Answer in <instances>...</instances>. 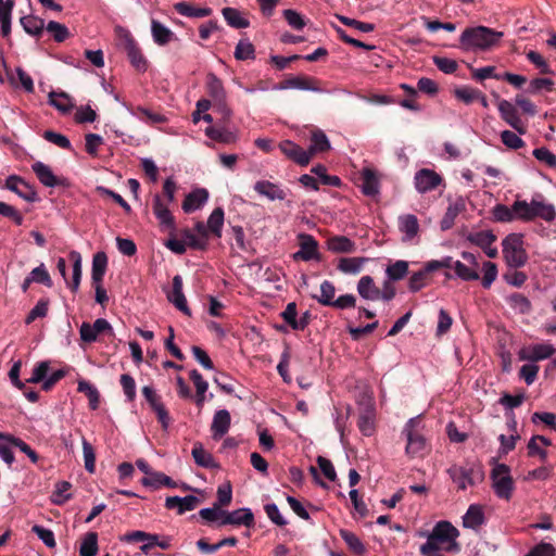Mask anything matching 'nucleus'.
Listing matches in <instances>:
<instances>
[{
  "mask_svg": "<svg viewBox=\"0 0 556 556\" xmlns=\"http://www.w3.org/2000/svg\"><path fill=\"white\" fill-rule=\"evenodd\" d=\"M419 536L427 539L419 552L422 556H438V552L458 553L460 545L457 542L459 531L450 521H439L431 531H420Z\"/></svg>",
  "mask_w": 556,
  "mask_h": 556,
  "instance_id": "obj_1",
  "label": "nucleus"
},
{
  "mask_svg": "<svg viewBox=\"0 0 556 556\" xmlns=\"http://www.w3.org/2000/svg\"><path fill=\"white\" fill-rule=\"evenodd\" d=\"M502 31L485 26L467 27L460 34L459 48L465 52L486 51L498 43Z\"/></svg>",
  "mask_w": 556,
  "mask_h": 556,
  "instance_id": "obj_2",
  "label": "nucleus"
},
{
  "mask_svg": "<svg viewBox=\"0 0 556 556\" xmlns=\"http://www.w3.org/2000/svg\"><path fill=\"white\" fill-rule=\"evenodd\" d=\"M523 244V236L521 233H509L503 239V256L508 267L517 269L526 265L528 254Z\"/></svg>",
  "mask_w": 556,
  "mask_h": 556,
  "instance_id": "obj_3",
  "label": "nucleus"
},
{
  "mask_svg": "<svg viewBox=\"0 0 556 556\" xmlns=\"http://www.w3.org/2000/svg\"><path fill=\"white\" fill-rule=\"evenodd\" d=\"M490 479L494 494L501 500L509 501L515 490L509 466L495 463L490 472Z\"/></svg>",
  "mask_w": 556,
  "mask_h": 556,
  "instance_id": "obj_4",
  "label": "nucleus"
},
{
  "mask_svg": "<svg viewBox=\"0 0 556 556\" xmlns=\"http://www.w3.org/2000/svg\"><path fill=\"white\" fill-rule=\"evenodd\" d=\"M119 37L123 41V48L127 53L130 64L139 72H146L148 62L141 52L137 41L134 39L129 30L119 27Z\"/></svg>",
  "mask_w": 556,
  "mask_h": 556,
  "instance_id": "obj_5",
  "label": "nucleus"
},
{
  "mask_svg": "<svg viewBox=\"0 0 556 556\" xmlns=\"http://www.w3.org/2000/svg\"><path fill=\"white\" fill-rule=\"evenodd\" d=\"M205 88L217 110L225 115H229L230 110L227 106V92L223 81L214 73L206 75Z\"/></svg>",
  "mask_w": 556,
  "mask_h": 556,
  "instance_id": "obj_6",
  "label": "nucleus"
},
{
  "mask_svg": "<svg viewBox=\"0 0 556 556\" xmlns=\"http://www.w3.org/2000/svg\"><path fill=\"white\" fill-rule=\"evenodd\" d=\"M299 251L293 254L295 261H321V255L318 251V241L309 233L301 232L298 235Z\"/></svg>",
  "mask_w": 556,
  "mask_h": 556,
  "instance_id": "obj_7",
  "label": "nucleus"
},
{
  "mask_svg": "<svg viewBox=\"0 0 556 556\" xmlns=\"http://www.w3.org/2000/svg\"><path fill=\"white\" fill-rule=\"evenodd\" d=\"M497 110L501 118L519 135H525L527 132V125L522 122L516 104L508 100L500 99L497 101Z\"/></svg>",
  "mask_w": 556,
  "mask_h": 556,
  "instance_id": "obj_8",
  "label": "nucleus"
},
{
  "mask_svg": "<svg viewBox=\"0 0 556 556\" xmlns=\"http://www.w3.org/2000/svg\"><path fill=\"white\" fill-rule=\"evenodd\" d=\"M70 258L73 262V275L72 281L70 282L66 277V261L63 257H59L56 261V268L60 275L65 280L66 285L73 292H77L81 280V255L77 251L70 252Z\"/></svg>",
  "mask_w": 556,
  "mask_h": 556,
  "instance_id": "obj_9",
  "label": "nucleus"
},
{
  "mask_svg": "<svg viewBox=\"0 0 556 556\" xmlns=\"http://www.w3.org/2000/svg\"><path fill=\"white\" fill-rule=\"evenodd\" d=\"M443 185V177L430 168H421L414 175V187L420 194L433 191Z\"/></svg>",
  "mask_w": 556,
  "mask_h": 556,
  "instance_id": "obj_10",
  "label": "nucleus"
},
{
  "mask_svg": "<svg viewBox=\"0 0 556 556\" xmlns=\"http://www.w3.org/2000/svg\"><path fill=\"white\" fill-rule=\"evenodd\" d=\"M418 425V417H414L406 422L403 429V434L407 440L406 453L410 456L420 454L426 446L425 438L415 430Z\"/></svg>",
  "mask_w": 556,
  "mask_h": 556,
  "instance_id": "obj_11",
  "label": "nucleus"
},
{
  "mask_svg": "<svg viewBox=\"0 0 556 556\" xmlns=\"http://www.w3.org/2000/svg\"><path fill=\"white\" fill-rule=\"evenodd\" d=\"M169 204L165 203L161 195L156 194L153 199V213L157 218L163 230L174 232L176 229L175 219L169 211Z\"/></svg>",
  "mask_w": 556,
  "mask_h": 556,
  "instance_id": "obj_12",
  "label": "nucleus"
},
{
  "mask_svg": "<svg viewBox=\"0 0 556 556\" xmlns=\"http://www.w3.org/2000/svg\"><path fill=\"white\" fill-rule=\"evenodd\" d=\"M244 526L251 528L254 526V515L248 507L235 509L232 511L225 510L223 519H220V526Z\"/></svg>",
  "mask_w": 556,
  "mask_h": 556,
  "instance_id": "obj_13",
  "label": "nucleus"
},
{
  "mask_svg": "<svg viewBox=\"0 0 556 556\" xmlns=\"http://www.w3.org/2000/svg\"><path fill=\"white\" fill-rule=\"evenodd\" d=\"M556 352V349L549 343H538L530 345L528 349H523L519 352V358L521 361H529L532 363L544 361L552 357Z\"/></svg>",
  "mask_w": 556,
  "mask_h": 556,
  "instance_id": "obj_14",
  "label": "nucleus"
},
{
  "mask_svg": "<svg viewBox=\"0 0 556 556\" xmlns=\"http://www.w3.org/2000/svg\"><path fill=\"white\" fill-rule=\"evenodd\" d=\"M5 188L27 202H35L37 200L35 189L16 175H11L7 178Z\"/></svg>",
  "mask_w": 556,
  "mask_h": 556,
  "instance_id": "obj_15",
  "label": "nucleus"
},
{
  "mask_svg": "<svg viewBox=\"0 0 556 556\" xmlns=\"http://www.w3.org/2000/svg\"><path fill=\"white\" fill-rule=\"evenodd\" d=\"M279 149L288 159L301 166H306L311 162V153L291 140L281 141Z\"/></svg>",
  "mask_w": 556,
  "mask_h": 556,
  "instance_id": "obj_16",
  "label": "nucleus"
},
{
  "mask_svg": "<svg viewBox=\"0 0 556 556\" xmlns=\"http://www.w3.org/2000/svg\"><path fill=\"white\" fill-rule=\"evenodd\" d=\"M399 230L403 242H413L419 232V222L414 214H403L397 218Z\"/></svg>",
  "mask_w": 556,
  "mask_h": 556,
  "instance_id": "obj_17",
  "label": "nucleus"
},
{
  "mask_svg": "<svg viewBox=\"0 0 556 556\" xmlns=\"http://www.w3.org/2000/svg\"><path fill=\"white\" fill-rule=\"evenodd\" d=\"M167 300L180 312L190 316L191 312L187 305L186 296L182 292V278L179 275L173 278L172 291L167 293Z\"/></svg>",
  "mask_w": 556,
  "mask_h": 556,
  "instance_id": "obj_18",
  "label": "nucleus"
},
{
  "mask_svg": "<svg viewBox=\"0 0 556 556\" xmlns=\"http://www.w3.org/2000/svg\"><path fill=\"white\" fill-rule=\"evenodd\" d=\"M361 189L367 197H375L380 192V180L378 173L372 168L365 167L361 172Z\"/></svg>",
  "mask_w": 556,
  "mask_h": 556,
  "instance_id": "obj_19",
  "label": "nucleus"
},
{
  "mask_svg": "<svg viewBox=\"0 0 556 556\" xmlns=\"http://www.w3.org/2000/svg\"><path fill=\"white\" fill-rule=\"evenodd\" d=\"M200 503V498L194 495L180 496H168L165 501V507L167 509H176L179 515L187 511H191L197 508Z\"/></svg>",
  "mask_w": 556,
  "mask_h": 556,
  "instance_id": "obj_20",
  "label": "nucleus"
},
{
  "mask_svg": "<svg viewBox=\"0 0 556 556\" xmlns=\"http://www.w3.org/2000/svg\"><path fill=\"white\" fill-rule=\"evenodd\" d=\"M369 262V257L353 256L340 257L337 263V269L344 275H358L364 266Z\"/></svg>",
  "mask_w": 556,
  "mask_h": 556,
  "instance_id": "obj_21",
  "label": "nucleus"
},
{
  "mask_svg": "<svg viewBox=\"0 0 556 556\" xmlns=\"http://www.w3.org/2000/svg\"><path fill=\"white\" fill-rule=\"evenodd\" d=\"M231 422L230 413L227 409L215 412L211 425L212 437L214 440L223 438L229 430Z\"/></svg>",
  "mask_w": 556,
  "mask_h": 556,
  "instance_id": "obj_22",
  "label": "nucleus"
},
{
  "mask_svg": "<svg viewBox=\"0 0 556 556\" xmlns=\"http://www.w3.org/2000/svg\"><path fill=\"white\" fill-rule=\"evenodd\" d=\"M466 210V201L463 197L456 198L451 202L446 208V212L441 219L440 227L443 231L448 230L453 227L456 217Z\"/></svg>",
  "mask_w": 556,
  "mask_h": 556,
  "instance_id": "obj_23",
  "label": "nucleus"
},
{
  "mask_svg": "<svg viewBox=\"0 0 556 556\" xmlns=\"http://www.w3.org/2000/svg\"><path fill=\"white\" fill-rule=\"evenodd\" d=\"M254 190L270 201L285 200L286 191L277 184L268 180H258L254 184Z\"/></svg>",
  "mask_w": 556,
  "mask_h": 556,
  "instance_id": "obj_24",
  "label": "nucleus"
},
{
  "mask_svg": "<svg viewBox=\"0 0 556 556\" xmlns=\"http://www.w3.org/2000/svg\"><path fill=\"white\" fill-rule=\"evenodd\" d=\"M328 251L337 254H352L356 252V243L346 236H333L326 242Z\"/></svg>",
  "mask_w": 556,
  "mask_h": 556,
  "instance_id": "obj_25",
  "label": "nucleus"
},
{
  "mask_svg": "<svg viewBox=\"0 0 556 556\" xmlns=\"http://www.w3.org/2000/svg\"><path fill=\"white\" fill-rule=\"evenodd\" d=\"M208 200V192L204 188H198L188 193L182 202L185 213L200 210Z\"/></svg>",
  "mask_w": 556,
  "mask_h": 556,
  "instance_id": "obj_26",
  "label": "nucleus"
},
{
  "mask_svg": "<svg viewBox=\"0 0 556 556\" xmlns=\"http://www.w3.org/2000/svg\"><path fill=\"white\" fill-rule=\"evenodd\" d=\"M48 98V103L62 114L70 113L75 106L73 98L64 91H51Z\"/></svg>",
  "mask_w": 556,
  "mask_h": 556,
  "instance_id": "obj_27",
  "label": "nucleus"
},
{
  "mask_svg": "<svg viewBox=\"0 0 556 556\" xmlns=\"http://www.w3.org/2000/svg\"><path fill=\"white\" fill-rule=\"evenodd\" d=\"M33 172L39 181L46 187H56L61 184L60 179L53 174L52 169L45 163L37 161L31 165Z\"/></svg>",
  "mask_w": 556,
  "mask_h": 556,
  "instance_id": "obj_28",
  "label": "nucleus"
},
{
  "mask_svg": "<svg viewBox=\"0 0 556 556\" xmlns=\"http://www.w3.org/2000/svg\"><path fill=\"white\" fill-rule=\"evenodd\" d=\"M485 521L484 513L481 506L471 504L463 516V526L468 529L477 530Z\"/></svg>",
  "mask_w": 556,
  "mask_h": 556,
  "instance_id": "obj_29",
  "label": "nucleus"
},
{
  "mask_svg": "<svg viewBox=\"0 0 556 556\" xmlns=\"http://www.w3.org/2000/svg\"><path fill=\"white\" fill-rule=\"evenodd\" d=\"M0 441H4L9 444H12L14 447H17L22 453H24L33 464H36L39 460V456L35 450H33L27 443H25L22 439L7 432L0 431Z\"/></svg>",
  "mask_w": 556,
  "mask_h": 556,
  "instance_id": "obj_30",
  "label": "nucleus"
},
{
  "mask_svg": "<svg viewBox=\"0 0 556 556\" xmlns=\"http://www.w3.org/2000/svg\"><path fill=\"white\" fill-rule=\"evenodd\" d=\"M356 290L358 295L367 301H377L379 288L375 285L371 276L361 277L357 282Z\"/></svg>",
  "mask_w": 556,
  "mask_h": 556,
  "instance_id": "obj_31",
  "label": "nucleus"
},
{
  "mask_svg": "<svg viewBox=\"0 0 556 556\" xmlns=\"http://www.w3.org/2000/svg\"><path fill=\"white\" fill-rule=\"evenodd\" d=\"M331 149V143L324 130L316 128L311 134V144L307 152L311 153V157L320 152H325Z\"/></svg>",
  "mask_w": 556,
  "mask_h": 556,
  "instance_id": "obj_32",
  "label": "nucleus"
},
{
  "mask_svg": "<svg viewBox=\"0 0 556 556\" xmlns=\"http://www.w3.org/2000/svg\"><path fill=\"white\" fill-rule=\"evenodd\" d=\"M191 454L194 459V463L200 467L208 469H214L218 467V464L215 462L213 455L205 451L202 443L200 442L194 443Z\"/></svg>",
  "mask_w": 556,
  "mask_h": 556,
  "instance_id": "obj_33",
  "label": "nucleus"
},
{
  "mask_svg": "<svg viewBox=\"0 0 556 556\" xmlns=\"http://www.w3.org/2000/svg\"><path fill=\"white\" fill-rule=\"evenodd\" d=\"M108 267V256L100 251L93 255L91 266V283H102Z\"/></svg>",
  "mask_w": 556,
  "mask_h": 556,
  "instance_id": "obj_34",
  "label": "nucleus"
},
{
  "mask_svg": "<svg viewBox=\"0 0 556 556\" xmlns=\"http://www.w3.org/2000/svg\"><path fill=\"white\" fill-rule=\"evenodd\" d=\"M151 34L157 46H165L175 38V34L164 24L156 20L151 22Z\"/></svg>",
  "mask_w": 556,
  "mask_h": 556,
  "instance_id": "obj_35",
  "label": "nucleus"
},
{
  "mask_svg": "<svg viewBox=\"0 0 556 556\" xmlns=\"http://www.w3.org/2000/svg\"><path fill=\"white\" fill-rule=\"evenodd\" d=\"M205 135L212 140L226 144L233 143L238 140L237 132L225 127H207L205 129Z\"/></svg>",
  "mask_w": 556,
  "mask_h": 556,
  "instance_id": "obj_36",
  "label": "nucleus"
},
{
  "mask_svg": "<svg viewBox=\"0 0 556 556\" xmlns=\"http://www.w3.org/2000/svg\"><path fill=\"white\" fill-rule=\"evenodd\" d=\"M174 9L177 13L187 17H205L212 14V10L210 8H194L188 2H177L174 5Z\"/></svg>",
  "mask_w": 556,
  "mask_h": 556,
  "instance_id": "obj_37",
  "label": "nucleus"
},
{
  "mask_svg": "<svg viewBox=\"0 0 556 556\" xmlns=\"http://www.w3.org/2000/svg\"><path fill=\"white\" fill-rule=\"evenodd\" d=\"M493 218L500 223H511L516 219L519 220V214L515 208V202L510 207L504 204H496L492 211Z\"/></svg>",
  "mask_w": 556,
  "mask_h": 556,
  "instance_id": "obj_38",
  "label": "nucleus"
},
{
  "mask_svg": "<svg viewBox=\"0 0 556 556\" xmlns=\"http://www.w3.org/2000/svg\"><path fill=\"white\" fill-rule=\"evenodd\" d=\"M451 479L460 490H465L469 484L472 483V478L470 470L459 467L453 466L447 470Z\"/></svg>",
  "mask_w": 556,
  "mask_h": 556,
  "instance_id": "obj_39",
  "label": "nucleus"
},
{
  "mask_svg": "<svg viewBox=\"0 0 556 556\" xmlns=\"http://www.w3.org/2000/svg\"><path fill=\"white\" fill-rule=\"evenodd\" d=\"M20 23L23 29L31 36L41 35V33L46 28L45 21L34 15L22 16Z\"/></svg>",
  "mask_w": 556,
  "mask_h": 556,
  "instance_id": "obj_40",
  "label": "nucleus"
},
{
  "mask_svg": "<svg viewBox=\"0 0 556 556\" xmlns=\"http://www.w3.org/2000/svg\"><path fill=\"white\" fill-rule=\"evenodd\" d=\"M222 14L227 24L233 28H247L250 25L249 21L235 8H224Z\"/></svg>",
  "mask_w": 556,
  "mask_h": 556,
  "instance_id": "obj_41",
  "label": "nucleus"
},
{
  "mask_svg": "<svg viewBox=\"0 0 556 556\" xmlns=\"http://www.w3.org/2000/svg\"><path fill=\"white\" fill-rule=\"evenodd\" d=\"M285 89L319 91L318 88L311 86L307 80L300 78V77L287 79L280 84L274 85L271 87V90H285Z\"/></svg>",
  "mask_w": 556,
  "mask_h": 556,
  "instance_id": "obj_42",
  "label": "nucleus"
},
{
  "mask_svg": "<svg viewBox=\"0 0 556 556\" xmlns=\"http://www.w3.org/2000/svg\"><path fill=\"white\" fill-rule=\"evenodd\" d=\"M408 262L399 260L393 264L387 266L386 276L389 281H397L403 279L408 274Z\"/></svg>",
  "mask_w": 556,
  "mask_h": 556,
  "instance_id": "obj_43",
  "label": "nucleus"
},
{
  "mask_svg": "<svg viewBox=\"0 0 556 556\" xmlns=\"http://www.w3.org/2000/svg\"><path fill=\"white\" fill-rule=\"evenodd\" d=\"M513 311L519 314H528L531 311V302L521 293H513L506 299Z\"/></svg>",
  "mask_w": 556,
  "mask_h": 556,
  "instance_id": "obj_44",
  "label": "nucleus"
},
{
  "mask_svg": "<svg viewBox=\"0 0 556 556\" xmlns=\"http://www.w3.org/2000/svg\"><path fill=\"white\" fill-rule=\"evenodd\" d=\"M98 553V534L96 532H88L84 536L80 547V556H96Z\"/></svg>",
  "mask_w": 556,
  "mask_h": 556,
  "instance_id": "obj_45",
  "label": "nucleus"
},
{
  "mask_svg": "<svg viewBox=\"0 0 556 556\" xmlns=\"http://www.w3.org/2000/svg\"><path fill=\"white\" fill-rule=\"evenodd\" d=\"M9 79L15 87L17 86L18 81L23 89L28 93L34 91L33 78L22 67H16L15 74H11Z\"/></svg>",
  "mask_w": 556,
  "mask_h": 556,
  "instance_id": "obj_46",
  "label": "nucleus"
},
{
  "mask_svg": "<svg viewBox=\"0 0 556 556\" xmlns=\"http://www.w3.org/2000/svg\"><path fill=\"white\" fill-rule=\"evenodd\" d=\"M77 390L85 393L89 400V406L91 409H97L99 406L100 395L97 388L86 380L78 381Z\"/></svg>",
  "mask_w": 556,
  "mask_h": 556,
  "instance_id": "obj_47",
  "label": "nucleus"
},
{
  "mask_svg": "<svg viewBox=\"0 0 556 556\" xmlns=\"http://www.w3.org/2000/svg\"><path fill=\"white\" fill-rule=\"evenodd\" d=\"M233 54L239 61L254 60L255 49L249 39H241L237 43Z\"/></svg>",
  "mask_w": 556,
  "mask_h": 556,
  "instance_id": "obj_48",
  "label": "nucleus"
},
{
  "mask_svg": "<svg viewBox=\"0 0 556 556\" xmlns=\"http://www.w3.org/2000/svg\"><path fill=\"white\" fill-rule=\"evenodd\" d=\"M334 285L329 280H325L320 285V295H316L314 299L321 305L331 306L334 301Z\"/></svg>",
  "mask_w": 556,
  "mask_h": 556,
  "instance_id": "obj_49",
  "label": "nucleus"
},
{
  "mask_svg": "<svg viewBox=\"0 0 556 556\" xmlns=\"http://www.w3.org/2000/svg\"><path fill=\"white\" fill-rule=\"evenodd\" d=\"M340 536L349 546V548L353 551L355 554L363 555L366 552L365 545L353 532L345 529H341Z\"/></svg>",
  "mask_w": 556,
  "mask_h": 556,
  "instance_id": "obj_50",
  "label": "nucleus"
},
{
  "mask_svg": "<svg viewBox=\"0 0 556 556\" xmlns=\"http://www.w3.org/2000/svg\"><path fill=\"white\" fill-rule=\"evenodd\" d=\"M455 276L464 281H473L479 279V274L476 268H471L460 261H455L453 264Z\"/></svg>",
  "mask_w": 556,
  "mask_h": 556,
  "instance_id": "obj_51",
  "label": "nucleus"
},
{
  "mask_svg": "<svg viewBox=\"0 0 556 556\" xmlns=\"http://www.w3.org/2000/svg\"><path fill=\"white\" fill-rule=\"evenodd\" d=\"M224 225V210L222 207H216L207 219V227L210 231L216 237L222 236V229Z\"/></svg>",
  "mask_w": 556,
  "mask_h": 556,
  "instance_id": "obj_52",
  "label": "nucleus"
},
{
  "mask_svg": "<svg viewBox=\"0 0 556 556\" xmlns=\"http://www.w3.org/2000/svg\"><path fill=\"white\" fill-rule=\"evenodd\" d=\"M238 540L235 536L225 538L216 544H208L204 539H201L197 542V546L204 553H215L223 546H235Z\"/></svg>",
  "mask_w": 556,
  "mask_h": 556,
  "instance_id": "obj_53",
  "label": "nucleus"
},
{
  "mask_svg": "<svg viewBox=\"0 0 556 556\" xmlns=\"http://www.w3.org/2000/svg\"><path fill=\"white\" fill-rule=\"evenodd\" d=\"M311 173L316 175L321 184L326 186L339 187L341 185V179L338 176L328 175L327 168L323 164L313 166Z\"/></svg>",
  "mask_w": 556,
  "mask_h": 556,
  "instance_id": "obj_54",
  "label": "nucleus"
},
{
  "mask_svg": "<svg viewBox=\"0 0 556 556\" xmlns=\"http://www.w3.org/2000/svg\"><path fill=\"white\" fill-rule=\"evenodd\" d=\"M46 29H47L48 33H50L52 35L53 39L56 42H63L70 36L68 28L64 24H61V23L55 22V21H50L46 25Z\"/></svg>",
  "mask_w": 556,
  "mask_h": 556,
  "instance_id": "obj_55",
  "label": "nucleus"
},
{
  "mask_svg": "<svg viewBox=\"0 0 556 556\" xmlns=\"http://www.w3.org/2000/svg\"><path fill=\"white\" fill-rule=\"evenodd\" d=\"M471 243L478 245L479 248H488L486 245H492L496 240V237L488 230H482L478 232L470 233L467 238Z\"/></svg>",
  "mask_w": 556,
  "mask_h": 556,
  "instance_id": "obj_56",
  "label": "nucleus"
},
{
  "mask_svg": "<svg viewBox=\"0 0 556 556\" xmlns=\"http://www.w3.org/2000/svg\"><path fill=\"white\" fill-rule=\"evenodd\" d=\"M296 304L294 302H290L287 304L286 308L281 313V317L283 320L293 329V330H303V324L296 323Z\"/></svg>",
  "mask_w": 556,
  "mask_h": 556,
  "instance_id": "obj_57",
  "label": "nucleus"
},
{
  "mask_svg": "<svg viewBox=\"0 0 556 556\" xmlns=\"http://www.w3.org/2000/svg\"><path fill=\"white\" fill-rule=\"evenodd\" d=\"M282 15L288 25L295 30H301L306 26L305 18L295 10L286 9L283 10Z\"/></svg>",
  "mask_w": 556,
  "mask_h": 556,
  "instance_id": "obj_58",
  "label": "nucleus"
},
{
  "mask_svg": "<svg viewBox=\"0 0 556 556\" xmlns=\"http://www.w3.org/2000/svg\"><path fill=\"white\" fill-rule=\"evenodd\" d=\"M81 444L85 469L88 472L93 473L96 470V454L93 447L85 438H83Z\"/></svg>",
  "mask_w": 556,
  "mask_h": 556,
  "instance_id": "obj_59",
  "label": "nucleus"
},
{
  "mask_svg": "<svg viewBox=\"0 0 556 556\" xmlns=\"http://www.w3.org/2000/svg\"><path fill=\"white\" fill-rule=\"evenodd\" d=\"M501 140L504 146L511 150H518L525 146V141L521 139L520 135L510 130H503L501 132Z\"/></svg>",
  "mask_w": 556,
  "mask_h": 556,
  "instance_id": "obj_60",
  "label": "nucleus"
},
{
  "mask_svg": "<svg viewBox=\"0 0 556 556\" xmlns=\"http://www.w3.org/2000/svg\"><path fill=\"white\" fill-rule=\"evenodd\" d=\"M34 282L41 283L46 287L52 286L50 274L48 273L43 263L35 267L28 275Z\"/></svg>",
  "mask_w": 556,
  "mask_h": 556,
  "instance_id": "obj_61",
  "label": "nucleus"
},
{
  "mask_svg": "<svg viewBox=\"0 0 556 556\" xmlns=\"http://www.w3.org/2000/svg\"><path fill=\"white\" fill-rule=\"evenodd\" d=\"M482 287L489 289L497 278V266L493 262H484L482 265Z\"/></svg>",
  "mask_w": 556,
  "mask_h": 556,
  "instance_id": "obj_62",
  "label": "nucleus"
},
{
  "mask_svg": "<svg viewBox=\"0 0 556 556\" xmlns=\"http://www.w3.org/2000/svg\"><path fill=\"white\" fill-rule=\"evenodd\" d=\"M48 142L50 143H53L55 146H58L59 148H62V149H65V150H71L72 149V143L70 141V139L60 134V132H55L53 130H46L43 132V136H42Z\"/></svg>",
  "mask_w": 556,
  "mask_h": 556,
  "instance_id": "obj_63",
  "label": "nucleus"
},
{
  "mask_svg": "<svg viewBox=\"0 0 556 556\" xmlns=\"http://www.w3.org/2000/svg\"><path fill=\"white\" fill-rule=\"evenodd\" d=\"M31 531L42 541V543L50 548L55 547L56 542L54 538V533L42 526L35 525L31 528Z\"/></svg>",
  "mask_w": 556,
  "mask_h": 556,
  "instance_id": "obj_64",
  "label": "nucleus"
}]
</instances>
